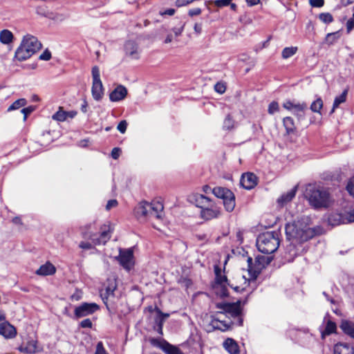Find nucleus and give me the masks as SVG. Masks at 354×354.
<instances>
[{
  "label": "nucleus",
  "mask_w": 354,
  "mask_h": 354,
  "mask_svg": "<svg viewBox=\"0 0 354 354\" xmlns=\"http://www.w3.org/2000/svg\"><path fill=\"white\" fill-rule=\"evenodd\" d=\"M336 330V324L335 322L327 320L324 330L322 332V336L328 335Z\"/></svg>",
  "instance_id": "72a5a7b5"
},
{
  "label": "nucleus",
  "mask_w": 354,
  "mask_h": 354,
  "mask_svg": "<svg viewBox=\"0 0 354 354\" xmlns=\"http://www.w3.org/2000/svg\"><path fill=\"white\" fill-rule=\"evenodd\" d=\"M127 127V122L126 120H122L118 125L117 129L122 133H124L126 132Z\"/></svg>",
  "instance_id": "8fccbe9b"
},
{
  "label": "nucleus",
  "mask_w": 354,
  "mask_h": 354,
  "mask_svg": "<svg viewBox=\"0 0 354 354\" xmlns=\"http://www.w3.org/2000/svg\"><path fill=\"white\" fill-rule=\"evenodd\" d=\"M116 288L117 285L115 281L111 280L109 281V284L105 288L104 290L101 292V297L105 304H106L109 298L113 296Z\"/></svg>",
  "instance_id": "412c9836"
},
{
  "label": "nucleus",
  "mask_w": 354,
  "mask_h": 354,
  "mask_svg": "<svg viewBox=\"0 0 354 354\" xmlns=\"http://www.w3.org/2000/svg\"><path fill=\"white\" fill-rule=\"evenodd\" d=\"M56 272V268L49 261L46 262V276L53 275Z\"/></svg>",
  "instance_id": "79ce46f5"
},
{
  "label": "nucleus",
  "mask_w": 354,
  "mask_h": 354,
  "mask_svg": "<svg viewBox=\"0 0 354 354\" xmlns=\"http://www.w3.org/2000/svg\"><path fill=\"white\" fill-rule=\"evenodd\" d=\"M92 77H93V84H92V95L93 97L99 101L102 98L104 95V88L102 85V82L100 80V68L98 66H95L92 68Z\"/></svg>",
  "instance_id": "1a4fd4ad"
},
{
  "label": "nucleus",
  "mask_w": 354,
  "mask_h": 354,
  "mask_svg": "<svg viewBox=\"0 0 354 354\" xmlns=\"http://www.w3.org/2000/svg\"><path fill=\"white\" fill-rule=\"evenodd\" d=\"M340 328L348 335L354 339V323L348 320H343Z\"/></svg>",
  "instance_id": "cd10ccee"
},
{
  "label": "nucleus",
  "mask_w": 354,
  "mask_h": 354,
  "mask_svg": "<svg viewBox=\"0 0 354 354\" xmlns=\"http://www.w3.org/2000/svg\"><path fill=\"white\" fill-rule=\"evenodd\" d=\"M77 115L75 111H65L62 107L53 115L52 118L59 122L66 121L68 118H73Z\"/></svg>",
  "instance_id": "f3484780"
},
{
  "label": "nucleus",
  "mask_w": 354,
  "mask_h": 354,
  "mask_svg": "<svg viewBox=\"0 0 354 354\" xmlns=\"http://www.w3.org/2000/svg\"><path fill=\"white\" fill-rule=\"evenodd\" d=\"M223 346L229 354H240L239 346L232 338H227L223 342Z\"/></svg>",
  "instance_id": "6ab92c4d"
},
{
  "label": "nucleus",
  "mask_w": 354,
  "mask_h": 354,
  "mask_svg": "<svg viewBox=\"0 0 354 354\" xmlns=\"http://www.w3.org/2000/svg\"><path fill=\"white\" fill-rule=\"evenodd\" d=\"M319 19L324 24H330L333 21L334 19L332 15L329 12H322L319 14Z\"/></svg>",
  "instance_id": "58836bf2"
},
{
  "label": "nucleus",
  "mask_w": 354,
  "mask_h": 354,
  "mask_svg": "<svg viewBox=\"0 0 354 354\" xmlns=\"http://www.w3.org/2000/svg\"><path fill=\"white\" fill-rule=\"evenodd\" d=\"M285 230L287 239L291 241L288 250L290 253L292 252V254H290L291 256H295L296 252L294 249L295 244L306 241L311 237L310 228L306 226L301 227L299 222H294L286 224Z\"/></svg>",
  "instance_id": "f03ea898"
},
{
  "label": "nucleus",
  "mask_w": 354,
  "mask_h": 354,
  "mask_svg": "<svg viewBox=\"0 0 354 354\" xmlns=\"http://www.w3.org/2000/svg\"><path fill=\"white\" fill-rule=\"evenodd\" d=\"M258 250L264 254L274 252L279 246V237L277 232H266L260 234L257 239Z\"/></svg>",
  "instance_id": "39448f33"
},
{
  "label": "nucleus",
  "mask_w": 354,
  "mask_h": 354,
  "mask_svg": "<svg viewBox=\"0 0 354 354\" xmlns=\"http://www.w3.org/2000/svg\"><path fill=\"white\" fill-rule=\"evenodd\" d=\"M95 354H108L103 346L102 342H99L97 343Z\"/></svg>",
  "instance_id": "603ef678"
},
{
  "label": "nucleus",
  "mask_w": 354,
  "mask_h": 354,
  "mask_svg": "<svg viewBox=\"0 0 354 354\" xmlns=\"http://www.w3.org/2000/svg\"><path fill=\"white\" fill-rule=\"evenodd\" d=\"M99 309L95 303H83L75 308L74 314L77 318L92 315Z\"/></svg>",
  "instance_id": "f8f14e48"
},
{
  "label": "nucleus",
  "mask_w": 354,
  "mask_h": 354,
  "mask_svg": "<svg viewBox=\"0 0 354 354\" xmlns=\"http://www.w3.org/2000/svg\"><path fill=\"white\" fill-rule=\"evenodd\" d=\"M127 95V89L122 85L118 86L109 94V99L111 102H119L124 100Z\"/></svg>",
  "instance_id": "dca6fc26"
},
{
  "label": "nucleus",
  "mask_w": 354,
  "mask_h": 354,
  "mask_svg": "<svg viewBox=\"0 0 354 354\" xmlns=\"http://www.w3.org/2000/svg\"><path fill=\"white\" fill-rule=\"evenodd\" d=\"M333 354H354V349L347 344L339 343L335 345Z\"/></svg>",
  "instance_id": "a878e982"
},
{
  "label": "nucleus",
  "mask_w": 354,
  "mask_h": 354,
  "mask_svg": "<svg viewBox=\"0 0 354 354\" xmlns=\"http://www.w3.org/2000/svg\"><path fill=\"white\" fill-rule=\"evenodd\" d=\"M201 13V9L199 8H195L190 9L188 12V14L190 17L199 15Z\"/></svg>",
  "instance_id": "6e6d98bb"
},
{
  "label": "nucleus",
  "mask_w": 354,
  "mask_h": 354,
  "mask_svg": "<svg viewBox=\"0 0 354 354\" xmlns=\"http://www.w3.org/2000/svg\"><path fill=\"white\" fill-rule=\"evenodd\" d=\"M21 43L26 48L32 51V55L41 48V44L38 41L37 38L30 35L24 36Z\"/></svg>",
  "instance_id": "ddd939ff"
},
{
  "label": "nucleus",
  "mask_w": 354,
  "mask_h": 354,
  "mask_svg": "<svg viewBox=\"0 0 354 354\" xmlns=\"http://www.w3.org/2000/svg\"><path fill=\"white\" fill-rule=\"evenodd\" d=\"M348 220L349 222H354V209L349 212Z\"/></svg>",
  "instance_id": "774afa93"
},
{
  "label": "nucleus",
  "mask_w": 354,
  "mask_h": 354,
  "mask_svg": "<svg viewBox=\"0 0 354 354\" xmlns=\"http://www.w3.org/2000/svg\"><path fill=\"white\" fill-rule=\"evenodd\" d=\"M348 193L354 197V176L351 178L346 185Z\"/></svg>",
  "instance_id": "a18cd8bd"
},
{
  "label": "nucleus",
  "mask_w": 354,
  "mask_h": 354,
  "mask_svg": "<svg viewBox=\"0 0 354 354\" xmlns=\"http://www.w3.org/2000/svg\"><path fill=\"white\" fill-rule=\"evenodd\" d=\"M212 192L217 198L223 200V205L227 212H232L235 207V196L233 192L227 188L216 187Z\"/></svg>",
  "instance_id": "423d86ee"
},
{
  "label": "nucleus",
  "mask_w": 354,
  "mask_h": 354,
  "mask_svg": "<svg viewBox=\"0 0 354 354\" xmlns=\"http://www.w3.org/2000/svg\"><path fill=\"white\" fill-rule=\"evenodd\" d=\"M279 109V104L278 102H275V101H273L272 102L269 106H268V112L269 114H274L275 112L278 111Z\"/></svg>",
  "instance_id": "37998d69"
},
{
  "label": "nucleus",
  "mask_w": 354,
  "mask_h": 354,
  "mask_svg": "<svg viewBox=\"0 0 354 354\" xmlns=\"http://www.w3.org/2000/svg\"><path fill=\"white\" fill-rule=\"evenodd\" d=\"M194 200L196 205L198 207H200L201 209L205 208V207L211 205L212 201L211 199L203 194H196L194 195Z\"/></svg>",
  "instance_id": "393cba45"
},
{
  "label": "nucleus",
  "mask_w": 354,
  "mask_h": 354,
  "mask_svg": "<svg viewBox=\"0 0 354 354\" xmlns=\"http://www.w3.org/2000/svg\"><path fill=\"white\" fill-rule=\"evenodd\" d=\"M347 94H348V89H345L342 93V94L340 95L337 96L335 98L330 113H334L335 110L339 106V104L346 102Z\"/></svg>",
  "instance_id": "c756f323"
},
{
  "label": "nucleus",
  "mask_w": 354,
  "mask_h": 354,
  "mask_svg": "<svg viewBox=\"0 0 354 354\" xmlns=\"http://www.w3.org/2000/svg\"><path fill=\"white\" fill-rule=\"evenodd\" d=\"M13 40V34L8 30H3L0 32V41L4 44H9Z\"/></svg>",
  "instance_id": "7c9ffc66"
},
{
  "label": "nucleus",
  "mask_w": 354,
  "mask_h": 354,
  "mask_svg": "<svg viewBox=\"0 0 354 354\" xmlns=\"http://www.w3.org/2000/svg\"><path fill=\"white\" fill-rule=\"evenodd\" d=\"M304 195L310 205L315 209L326 208L330 204V194L323 188L309 185Z\"/></svg>",
  "instance_id": "7ed1b4c3"
},
{
  "label": "nucleus",
  "mask_w": 354,
  "mask_h": 354,
  "mask_svg": "<svg viewBox=\"0 0 354 354\" xmlns=\"http://www.w3.org/2000/svg\"><path fill=\"white\" fill-rule=\"evenodd\" d=\"M194 29V31L197 34H200L201 32V31H202V26H201V24H197V23L195 24Z\"/></svg>",
  "instance_id": "0e129e2a"
},
{
  "label": "nucleus",
  "mask_w": 354,
  "mask_h": 354,
  "mask_svg": "<svg viewBox=\"0 0 354 354\" xmlns=\"http://www.w3.org/2000/svg\"><path fill=\"white\" fill-rule=\"evenodd\" d=\"M214 90L218 93L223 94L225 93L226 87L223 83L217 82L214 86Z\"/></svg>",
  "instance_id": "de8ad7c7"
},
{
  "label": "nucleus",
  "mask_w": 354,
  "mask_h": 354,
  "mask_svg": "<svg viewBox=\"0 0 354 354\" xmlns=\"http://www.w3.org/2000/svg\"><path fill=\"white\" fill-rule=\"evenodd\" d=\"M124 50L127 55L133 58H138V44L133 41H128L124 45Z\"/></svg>",
  "instance_id": "bb28decb"
},
{
  "label": "nucleus",
  "mask_w": 354,
  "mask_h": 354,
  "mask_svg": "<svg viewBox=\"0 0 354 354\" xmlns=\"http://www.w3.org/2000/svg\"><path fill=\"white\" fill-rule=\"evenodd\" d=\"M165 322V320L157 314V315L155 318L156 325L163 326Z\"/></svg>",
  "instance_id": "052dcab7"
},
{
  "label": "nucleus",
  "mask_w": 354,
  "mask_h": 354,
  "mask_svg": "<svg viewBox=\"0 0 354 354\" xmlns=\"http://www.w3.org/2000/svg\"><path fill=\"white\" fill-rule=\"evenodd\" d=\"M298 48L297 46L286 47L281 52L283 59H288L297 53Z\"/></svg>",
  "instance_id": "473e14b6"
},
{
  "label": "nucleus",
  "mask_w": 354,
  "mask_h": 354,
  "mask_svg": "<svg viewBox=\"0 0 354 354\" xmlns=\"http://www.w3.org/2000/svg\"><path fill=\"white\" fill-rule=\"evenodd\" d=\"M35 109V106H29L28 107L21 109V112L24 114V121H26L28 115L33 112Z\"/></svg>",
  "instance_id": "c03bdc74"
},
{
  "label": "nucleus",
  "mask_w": 354,
  "mask_h": 354,
  "mask_svg": "<svg viewBox=\"0 0 354 354\" xmlns=\"http://www.w3.org/2000/svg\"><path fill=\"white\" fill-rule=\"evenodd\" d=\"M26 104V100L25 98H21L15 101L8 109V111L19 109L21 107L24 106Z\"/></svg>",
  "instance_id": "e433bc0d"
},
{
  "label": "nucleus",
  "mask_w": 354,
  "mask_h": 354,
  "mask_svg": "<svg viewBox=\"0 0 354 354\" xmlns=\"http://www.w3.org/2000/svg\"><path fill=\"white\" fill-rule=\"evenodd\" d=\"M310 5L315 8H321L324 4V0H310Z\"/></svg>",
  "instance_id": "3c124183"
},
{
  "label": "nucleus",
  "mask_w": 354,
  "mask_h": 354,
  "mask_svg": "<svg viewBox=\"0 0 354 354\" xmlns=\"http://www.w3.org/2000/svg\"><path fill=\"white\" fill-rule=\"evenodd\" d=\"M232 0H215L214 4L218 8L229 6Z\"/></svg>",
  "instance_id": "09e8293b"
},
{
  "label": "nucleus",
  "mask_w": 354,
  "mask_h": 354,
  "mask_svg": "<svg viewBox=\"0 0 354 354\" xmlns=\"http://www.w3.org/2000/svg\"><path fill=\"white\" fill-rule=\"evenodd\" d=\"M46 17H48V18L55 21V22L62 21L65 19V17L63 15L53 13V12L48 13L47 15H46Z\"/></svg>",
  "instance_id": "a19ab883"
},
{
  "label": "nucleus",
  "mask_w": 354,
  "mask_h": 354,
  "mask_svg": "<svg viewBox=\"0 0 354 354\" xmlns=\"http://www.w3.org/2000/svg\"><path fill=\"white\" fill-rule=\"evenodd\" d=\"M257 177L253 173L248 172L241 176L240 180L241 185L246 189H251L257 185Z\"/></svg>",
  "instance_id": "2eb2a0df"
},
{
  "label": "nucleus",
  "mask_w": 354,
  "mask_h": 354,
  "mask_svg": "<svg viewBox=\"0 0 354 354\" xmlns=\"http://www.w3.org/2000/svg\"><path fill=\"white\" fill-rule=\"evenodd\" d=\"M155 311L156 312V313L160 316L162 318H163L165 320H166L169 317V313H162L160 308H155Z\"/></svg>",
  "instance_id": "bf43d9fd"
},
{
  "label": "nucleus",
  "mask_w": 354,
  "mask_h": 354,
  "mask_svg": "<svg viewBox=\"0 0 354 354\" xmlns=\"http://www.w3.org/2000/svg\"><path fill=\"white\" fill-rule=\"evenodd\" d=\"M32 55V51L26 48L24 45L21 43L20 46L17 48L15 54V59L19 62L26 60Z\"/></svg>",
  "instance_id": "a211bd4d"
},
{
  "label": "nucleus",
  "mask_w": 354,
  "mask_h": 354,
  "mask_svg": "<svg viewBox=\"0 0 354 354\" xmlns=\"http://www.w3.org/2000/svg\"><path fill=\"white\" fill-rule=\"evenodd\" d=\"M283 126L288 133H293L295 130L294 120L291 117H286L283 120Z\"/></svg>",
  "instance_id": "2f4dec72"
},
{
  "label": "nucleus",
  "mask_w": 354,
  "mask_h": 354,
  "mask_svg": "<svg viewBox=\"0 0 354 354\" xmlns=\"http://www.w3.org/2000/svg\"><path fill=\"white\" fill-rule=\"evenodd\" d=\"M245 1H246L247 4L249 6H256L260 2V0H245Z\"/></svg>",
  "instance_id": "69168bd1"
},
{
  "label": "nucleus",
  "mask_w": 354,
  "mask_h": 354,
  "mask_svg": "<svg viewBox=\"0 0 354 354\" xmlns=\"http://www.w3.org/2000/svg\"><path fill=\"white\" fill-rule=\"evenodd\" d=\"M16 334L15 328L8 322H3L0 324V335L6 338H12Z\"/></svg>",
  "instance_id": "aec40b11"
},
{
  "label": "nucleus",
  "mask_w": 354,
  "mask_h": 354,
  "mask_svg": "<svg viewBox=\"0 0 354 354\" xmlns=\"http://www.w3.org/2000/svg\"><path fill=\"white\" fill-rule=\"evenodd\" d=\"M283 107L291 111L298 120L304 118L305 112L308 109L307 104L306 102H298L295 100H288L283 103Z\"/></svg>",
  "instance_id": "9d476101"
},
{
  "label": "nucleus",
  "mask_w": 354,
  "mask_h": 354,
  "mask_svg": "<svg viewBox=\"0 0 354 354\" xmlns=\"http://www.w3.org/2000/svg\"><path fill=\"white\" fill-rule=\"evenodd\" d=\"M323 107V101L321 98H317L310 105V109L315 113H319Z\"/></svg>",
  "instance_id": "4c0bfd02"
},
{
  "label": "nucleus",
  "mask_w": 354,
  "mask_h": 354,
  "mask_svg": "<svg viewBox=\"0 0 354 354\" xmlns=\"http://www.w3.org/2000/svg\"><path fill=\"white\" fill-rule=\"evenodd\" d=\"M270 261V257L258 255L255 258L254 263H253L252 259L251 257H248L247 259L248 270L250 276L254 279L257 278L261 270L268 266Z\"/></svg>",
  "instance_id": "0eeeda50"
},
{
  "label": "nucleus",
  "mask_w": 354,
  "mask_h": 354,
  "mask_svg": "<svg viewBox=\"0 0 354 354\" xmlns=\"http://www.w3.org/2000/svg\"><path fill=\"white\" fill-rule=\"evenodd\" d=\"M235 124L234 120L229 114L225 117L223 121V128L225 130H232L235 127Z\"/></svg>",
  "instance_id": "f704fd0d"
},
{
  "label": "nucleus",
  "mask_w": 354,
  "mask_h": 354,
  "mask_svg": "<svg viewBox=\"0 0 354 354\" xmlns=\"http://www.w3.org/2000/svg\"><path fill=\"white\" fill-rule=\"evenodd\" d=\"M162 348L167 354H183L179 348L169 343H166Z\"/></svg>",
  "instance_id": "c9c22d12"
},
{
  "label": "nucleus",
  "mask_w": 354,
  "mask_h": 354,
  "mask_svg": "<svg viewBox=\"0 0 354 354\" xmlns=\"http://www.w3.org/2000/svg\"><path fill=\"white\" fill-rule=\"evenodd\" d=\"M297 191V185L295 186L290 190L286 193L282 194L277 200V203L283 206L288 202L291 201L295 198Z\"/></svg>",
  "instance_id": "5701e85b"
},
{
  "label": "nucleus",
  "mask_w": 354,
  "mask_h": 354,
  "mask_svg": "<svg viewBox=\"0 0 354 354\" xmlns=\"http://www.w3.org/2000/svg\"><path fill=\"white\" fill-rule=\"evenodd\" d=\"M117 205H118V201L116 200H115V199L110 200L108 201V203L106 205V209L107 210H109L111 208L116 207Z\"/></svg>",
  "instance_id": "4d7b16f0"
},
{
  "label": "nucleus",
  "mask_w": 354,
  "mask_h": 354,
  "mask_svg": "<svg viewBox=\"0 0 354 354\" xmlns=\"http://www.w3.org/2000/svg\"><path fill=\"white\" fill-rule=\"evenodd\" d=\"M36 348H37L35 343L33 341L28 342L26 344L23 343L18 348L20 352L30 354L34 353L36 351Z\"/></svg>",
  "instance_id": "c85d7f7f"
},
{
  "label": "nucleus",
  "mask_w": 354,
  "mask_h": 354,
  "mask_svg": "<svg viewBox=\"0 0 354 354\" xmlns=\"http://www.w3.org/2000/svg\"><path fill=\"white\" fill-rule=\"evenodd\" d=\"M83 238L89 239L94 245L105 244L111 238L112 229L110 225H97L89 223L81 228Z\"/></svg>",
  "instance_id": "f257e3e1"
},
{
  "label": "nucleus",
  "mask_w": 354,
  "mask_h": 354,
  "mask_svg": "<svg viewBox=\"0 0 354 354\" xmlns=\"http://www.w3.org/2000/svg\"><path fill=\"white\" fill-rule=\"evenodd\" d=\"M339 37V32H335L332 33L327 34L326 37V40L329 44H333L335 42Z\"/></svg>",
  "instance_id": "ea45409f"
},
{
  "label": "nucleus",
  "mask_w": 354,
  "mask_h": 354,
  "mask_svg": "<svg viewBox=\"0 0 354 354\" xmlns=\"http://www.w3.org/2000/svg\"><path fill=\"white\" fill-rule=\"evenodd\" d=\"M346 27L347 33H350L354 29V13L352 17L347 21Z\"/></svg>",
  "instance_id": "49530a36"
},
{
  "label": "nucleus",
  "mask_w": 354,
  "mask_h": 354,
  "mask_svg": "<svg viewBox=\"0 0 354 354\" xmlns=\"http://www.w3.org/2000/svg\"><path fill=\"white\" fill-rule=\"evenodd\" d=\"M149 217L160 218L164 208L163 205L160 202H154L149 203Z\"/></svg>",
  "instance_id": "b1692460"
},
{
  "label": "nucleus",
  "mask_w": 354,
  "mask_h": 354,
  "mask_svg": "<svg viewBox=\"0 0 354 354\" xmlns=\"http://www.w3.org/2000/svg\"><path fill=\"white\" fill-rule=\"evenodd\" d=\"M183 29L184 26L183 25L180 27L173 28V32H174L175 35L178 37L182 34Z\"/></svg>",
  "instance_id": "680f3d73"
},
{
  "label": "nucleus",
  "mask_w": 354,
  "mask_h": 354,
  "mask_svg": "<svg viewBox=\"0 0 354 354\" xmlns=\"http://www.w3.org/2000/svg\"><path fill=\"white\" fill-rule=\"evenodd\" d=\"M149 203L147 202L140 203L135 208V214L138 218L149 217Z\"/></svg>",
  "instance_id": "4be33fe9"
},
{
  "label": "nucleus",
  "mask_w": 354,
  "mask_h": 354,
  "mask_svg": "<svg viewBox=\"0 0 354 354\" xmlns=\"http://www.w3.org/2000/svg\"><path fill=\"white\" fill-rule=\"evenodd\" d=\"M116 259L124 269L127 271L131 270L134 266L133 249H120L119 255L116 257Z\"/></svg>",
  "instance_id": "9b49d317"
},
{
  "label": "nucleus",
  "mask_w": 354,
  "mask_h": 354,
  "mask_svg": "<svg viewBox=\"0 0 354 354\" xmlns=\"http://www.w3.org/2000/svg\"><path fill=\"white\" fill-rule=\"evenodd\" d=\"M92 325L93 324L90 319H85L82 320L80 324V326L84 328H91Z\"/></svg>",
  "instance_id": "864d4df0"
},
{
  "label": "nucleus",
  "mask_w": 354,
  "mask_h": 354,
  "mask_svg": "<svg viewBox=\"0 0 354 354\" xmlns=\"http://www.w3.org/2000/svg\"><path fill=\"white\" fill-rule=\"evenodd\" d=\"M12 223L16 225H22L21 218L19 216H15L12 218Z\"/></svg>",
  "instance_id": "338daca9"
},
{
  "label": "nucleus",
  "mask_w": 354,
  "mask_h": 354,
  "mask_svg": "<svg viewBox=\"0 0 354 354\" xmlns=\"http://www.w3.org/2000/svg\"><path fill=\"white\" fill-rule=\"evenodd\" d=\"M215 282L213 285V289L216 295L224 297L228 294L227 286L229 285L226 276L223 275L221 269L218 266H214Z\"/></svg>",
  "instance_id": "6e6552de"
},
{
  "label": "nucleus",
  "mask_w": 354,
  "mask_h": 354,
  "mask_svg": "<svg viewBox=\"0 0 354 354\" xmlns=\"http://www.w3.org/2000/svg\"><path fill=\"white\" fill-rule=\"evenodd\" d=\"M120 153H121V149L118 147H115L111 151V157L113 159L117 160L119 158V156H120Z\"/></svg>",
  "instance_id": "5fc2aeb1"
},
{
  "label": "nucleus",
  "mask_w": 354,
  "mask_h": 354,
  "mask_svg": "<svg viewBox=\"0 0 354 354\" xmlns=\"http://www.w3.org/2000/svg\"><path fill=\"white\" fill-rule=\"evenodd\" d=\"M221 212L212 202L211 205L205 207L201 211V216L205 220L209 221L218 217Z\"/></svg>",
  "instance_id": "4468645a"
},
{
  "label": "nucleus",
  "mask_w": 354,
  "mask_h": 354,
  "mask_svg": "<svg viewBox=\"0 0 354 354\" xmlns=\"http://www.w3.org/2000/svg\"><path fill=\"white\" fill-rule=\"evenodd\" d=\"M174 13H175V10L173 8H169V9H167L164 12H162L161 13V15H167L169 16H172L173 15H174Z\"/></svg>",
  "instance_id": "e2e57ef3"
},
{
  "label": "nucleus",
  "mask_w": 354,
  "mask_h": 354,
  "mask_svg": "<svg viewBox=\"0 0 354 354\" xmlns=\"http://www.w3.org/2000/svg\"><path fill=\"white\" fill-rule=\"evenodd\" d=\"M216 308L221 310L217 315L218 320L223 314L233 319V320L224 324L226 328H228L231 324L242 326L243 318L241 301H238L234 303H217Z\"/></svg>",
  "instance_id": "20e7f679"
},
{
  "label": "nucleus",
  "mask_w": 354,
  "mask_h": 354,
  "mask_svg": "<svg viewBox=\"0 0 354 354\" xmlns=\"http://www.w3.org/2000/svg\"><path fill=\"white\" fill-rule=\"evenodd\" d=\"M79 247L83 250H90L92 248V245L89 242L82 241L79 244Z\"/></svg>",
  "instance_id": "13d9d810"
}]
</instances>
